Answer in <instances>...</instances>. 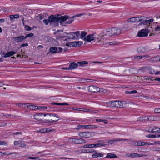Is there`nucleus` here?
<instances>
[{"label": "nucleus", "instance_id": "obj_1", "mask_svg": "<svg viewBox=\"0 0 160 160\" xmlns=\"http://www.w3.org/2000/svg\"><path fill=\"white\" fill-rule=\"evenodd\" d=\"M121 33V30L120 28H112L108 29L103 32L104 36H111L116 35H119Z\"/></svg>", "mask_w": 160, "mask_h": 160}, {"label": "nucleus", "instance_id": "obj_2", "mask_svg": "<svg viewBox=\"0 0 160 160\" xmlns=\"http://www.w3.org/2000/svg\"><path fill=\"white\" fill-rule=\"evenodd\" d=\"M88 90L89 92H99L101 93H108V91L106 89L100 88L95 86H90L88 87Z\"/></svg>", "mask_w": 160, "mask_h": 160}, {"label": "nucleus", "instance_id": "obj_3", "mask_svg": "<svg viewBox=\"0 0 160 160\" xmlns=\"http://www.w3.org/2000/svg\"><path fill=\"white\" fill-rule=\"evenodd\" d=\"M58 16H59V15H52L48 17L50 25L54 26H57L58 25Z\"/></svg>", "mask_w": 160, "mask_h": 160}, {"label": "nucleus", "instance_id": "obj_4", "mask_svg": "<svg viewBox=\"0 0 160 160\" xmlns=\"http://www.w3.org/2000/svg\"><path fill=\"white\" fill-rule=\"evenodd\" d=\"M153 21L154 19L152 18L147 20V17H141L140 19V22H141L139 25L149 26L150 23L152 22Z\"/></svg>", "mask_w": 160, "mask_h": 160}, {"label": "nucleus", "instance_id": "obj_5", "mask_svg": "<svg viewBox=\"0 0 160 160\" xmlns=\"http://www.w3.org/2000/svg\"><path fill=\"white\" fill-rule=\"evenodd\" d=\"M124 102L119 101H114L109 102L108 103L111 104L112 107L116 108H122L123 107Z\"/></svg>", "mask_w": 160, "mask_h": 160}, {"label": "nucleus", "instance_id": "obj_6", "mask_svg": "<svg viewBox=\"0 0 160 160\" xmlns=\"http://www.w3.org/2000/svg\"><path fill=\"white\" fill-rule=\"evenodd\" d=\"M149 33V31L148 29H142L138 32L137 36L138 37L147 36Z\"/></svg>", "mask_w": 160, "mask_h": 160}, {"label": "nucleus", "instance_id": "obj_7", "mask_svg": "<svg viewBox=\"0 0 160 160\" xmlns=\"http://www.w3.org/2000/svg\"><path fill=\"white\" fill-rule=\"evenodd\" d=\"M93 133L92 132H86L78 133V135L81 138H89L92 136Z\"/></svg>", "mask_w": 160, "mask_h": 160}, {"label": "nucleus", "instance_id": "obj_8", "mask_svg": "<svg viewBox=\"0 0 160 160\" xmlns=\"http://www.w3.org/2000/svg\"><path fill=\"white\" fill-rule=\"evenodd\" d=\"M105 145V143L103 142L101 143L92 144H86L83 146L84 148H93L94 147H100L102 146H104Z\"/></svg>", "mask_w": 160, "mask_h": 160}, {"label": "nucleus", "instance_id": "obj_9", "mask_svg": "<svg viewBox=\"0 0 160 160\" xmlns=\"http://www.w3.org/2000/svg\"><path fill=\"white\" fill-rule=\"evenodd\" d=\"M145 68L149 71L151 74L154 73L156 75L160 74V71L157 72L156 69L154 67H152L151 66H148L146 67Z\"/></svg>", "mask_w": 160, "mask_h": 160}, {"label": "nucleus", "instance_id": "obj_10", "mask_svg": "<svg viewBox=\"0 0 160 160\" xmlns=\"http://www.w3.org/2000/svg\"><path fill=\"white\" fill-rule=\"evenodd\" d=\"M63 49L61 48L52 47L50 48L49 51L52 53H60L61 52Z\"/></svg>", "mask_w": 160, "mask_h": 160}, {"label": "nucleus", "instance_id": "obj_11", "mask_svg": "<svg viewBox=\"0 0 160 160\" xmlns=\"http://www.w3.org/2000/svg\"><path fill=\"white\" fill-rule=\"evenodd\" d=\"M126 156H128L130 158H137V157H140L142 156H145L143 154H139L137 153H127L126 154Z\"/></svg>", "mask_w": 160, "mask_h": 160}, {"label": "nucleus", "instance_id": "obj_12", "mask_svg": "<svg viewBox=\"0 0 160 160\" xmlns=\"http://www.w3.org/2000/svg\"><path fill=\"white\" fill-rule=\"evenodd\" d=\"M140 17H133L127 20L128 22L130 23H138L140 22Z\"/></svg>", "mask_w": 160, "mask_h": 160}, {"label": "nucleus", "instance_id": "obj_13", "mask_svg": "<svg viewBox=\"0 0 160 160\" xmlns=\"http://www.w3.org/2000/svg\"><path fill=\"white\" fill-rule=\"evenodd\" d=\"M159 130L160 128L158 127L153 126H151L149 127L148 131L149 132L156 133L159 132Z\"/></svg>", "mask_w": 160, "mask_h": 160}, {"label": "nucleus", "instance_id": "obj_14", "mask_svg": "<svg viewBox=\"0 0 160 160\" xmlns=\"http://www.w3.org/2000/svg\"><path fill=\"white\" fill-rule=\"evenodd\" d=\"M68 18V17L67 16L65 15L62 16H58V22L61 24L65 21H66Z\"/></svg>", "mask_w": 160, "mask_h": 160}, {"label": "nucleus", "instance_id": "obj_15", "mask_svg": "<svg viewBox=\"0 0 160 160\" xmlns=\"http://www.w3.org/2000/svg\"><path fill=\"white\" fill-rule=\"evenodd\" d=\"M94 41L93 34H90L86 37L84 38V41L90 42Z\"/></svg>", "mask_w": 160, "mask_h": 160}, {"label": "nucleus", "instance_id": "obj_16", "mask_svg": "<svg viewBox=\"0 0 160 160\" xmlns=\"http://www.w3.org/2000/svg\"><path fill=\"white\" fill-rule=\"evenodd\" d=\"M43 115L42 113H36L34 115V118L36 120L41 121Z\"/></svg>", "mask_w": 160, "mask_h": 160}, {"label": "nucleus", "instance_id": "obj_17", "mask_svg": "<svg viewBox=\"0 0 160 160\" xmlns=\"http://www.w3.org/2000/svg\"><path fill=\"white\" fill-rule=\"evenodd\" d=\"M13 39L14 41L16 42H21L25 39L24 36L15 37L13 38Z\"/></svg>", "mask_w": 160, "mask_h": 160}, {"label": "nucleus", "instance_id": "obj_18", "mask_svg": "<svg viewBox=\"0 0 160 160\" xmlns=\"http://www.w3.org/2000/svg\"><path fill=\"white\" fill-rule=\"evenodd\" d=\"M93 154L92 155V158H99L101 157H103V154L102 153H98L95 150V152L93 153Z\"/></svg>", "mask_w": 160, "mask_h": 160}, {"label": "nucleus", "instance_id": "obj_19", "mask_svg": "<svg viewBox=\"0 0 160 160\" xmlns=\"http://www.w3.org/2000/svg\"><path fill=\"white\" fill-rule=\"evenodd\" d=\"M68 142L69 143L77 144L78 138H70L68 139Z\"/></svg>", "mask_w": 160, "mask_h": 160}, {"label": "nucleus", "instance_id": "obj_20", "mask_svg": "<svg viewBox=\"0 0 160 160\" xmlns=\"http://www.w3.org/2000/svg\"><path fill=\"white\" fill-rule=\"evenodd\" d=\"M137 51L139 53H143L147 51L146 48L143 47H139L137 48Z\"/></svg>", "mask_w": 160, "mask_h": 160}, {"label": "nucleus", "instance_id": "obj_21", "mask_svg": "<svg viewBox=\"0 0 160 160\" xmlns=\"http://www.w3.org/2000/svg\"><path fill=\"white\" fill-rule=\"evenodd\" d=\"M47 115H49V116H53L54 117H56L57 118V119L55 120H52V119H51V122H57L58 121L60 118L59 116L57 114H55L53 113H48Z\"/></svg>", "mask_w": 160, "mask_h": 160}, {"label": "nucleus", "instance_id": "obj_22", "mask_svg": "<svg viewBox=\"0 0 160 160\" xmlns=\"http://www.w3.org/2000/svg\"><path fill=\"white\" fill-rule=\"evenodd\" d=\"M78 66L77 63H76L75 62H71L69 65V68L70 70H72L74 69L77 68Z\"/></svg>", "mask_w": 160, "mask_h": 160}, {"label": "nucleus", "instance_id": "obj_23", "mask_svg": "<svg viewBox=\"0 0 160 160\" xmlns=\"http://www.w3.org/2000/svg\"><path fill=\"white\" fill-rule=\"evenodd\" d=\"M62 30H58L56 32L54 33V34L56 36L58 37L59 38H63L64 36L62 35L61 34H59V33L62 32Z\"/></svg>", "mask_w": 160, "mask_h": 160}, {"label": "nucleus", "instance_id": "obj_24", "mask_svg": "<svg viewBox=\"0 0 160 160\" xmlns=\"http://www.w3.org/2000/svg\"><path fill=\"white\" fill-rule=\"evenodd\" d=\"M15 53V52L13 51H11L7 52L4 56L3 57L6 58L12 56Z\"/></svg>", "mask_w": 160, "mask_h": 160}, {"label": "nucleus", "instance_id": "obj_25", "mask_svg": "<svg viewBox=\"0 0 160 160\" xmlns=\"http://www.w3.org/2000/svg\"><path fill=\"white\" fill-rule=\"evenodd\" d=\"M28 103H17L15 104L16 106H17L19 107H22L24 108H26L27 107L28 104Z\"/></svg>", "mask_w": 160, "mask_h": 160}, {"label": "nucleus", "instance_id": "obj_26", "mask_svg": "<svg viewBox=\"0 0 160 160\" xmlns=\"http://www.w3.org/2000/svg\"><path fill=\"white\" fill-rule=\"evenodd\" d=\"M65 34H67V36H66L67 38L69 39H76V36L75 35V34L73 32L71 33L70 34H67L66 33Z\"/></svg>", "mask_w": 160, "mask_h": 160}, {"label": "nucleus", "instance_id": "obj_27", "mask_svg": "<svg viewBox=\"0 0 160 160\" xmlns=\"http://www.w3.org/2000/svg\"><path fill=\"white\" fill-rule=\"evenodd\" d=\"M117 157L116 155L113 153H109L107 154L106 158H115Z\"/></svg>", "mask_w": 160, "mask_h": 160}, {"label": "nucleus", "instance_id": "obj_28", "mask_svg": "<svg viewBox=\"0 0 160 160\" xmlns=\"http://www.w3.org/2000/svg\"><path fill=\"white\" fill-rule=\"evenodd\" d=\"M151 61L155 62H157L160 61V56H156L150 58Z\"/></svg>", "mask_w": 160, "mask_h": 160}, {"label": "nucleus", "instance_id": "obj_29", "mask_svg": "<svg viewBox=\"0 0 160 160\" xmlns=\"http://www.w3.org/2000/svg\"><path fill=\"white\" fill-rule=\"evenodd\" d=\"M87 35V33L86 32L82 31L81 32L80 38L84 41V38H85V36Z\"/></svg>", "mask_w": 160, "mask_h": 160}, {"label": "nucleus", "instance_id": "obj_30", "mask_svg": "<svg viewBox=\"0 0 160 160\" xmlns=\"http://www.w3.org/2000/svg\"><path fill=\"white\" fill-rule=\"evenodd\" d=\"M86 142V141L84 139L80 138H78L77 144H83Z\"/></svg>", "mask_w": 160, "mask_h": 160}, {"label": "nucleus", "instance_id": "obj_31", "mask_svg": "<svg viewBox=\"0 0 160 160\" xmlns=\"http://www.w3.org/2000/svg\"><path fill=\"white\" fill-rule=\"evenodd\" d=\"M51 104L52 105H60V106H63V105H68V104L66 103H57L55 102H53L51 103Z\"/></svg>", "mask_w": 160, "mask_h": 160}, {"label": "nucleus", "instance_id": "obj_32", "mask_svg": "<svg viewBox=\"0 0 160 160\" xmlns=\"http://www.w3.org/2000/svg\"><path fill=\"white\" fill-rule=\"evenodd\" d=\"M104 36V34L103 35H100V34H97V37L98 38V43H100L101 42H102V41L101 40V39Z\"/></svg>", "mask_w": 160, "mask_h": 160}, {"label": "nucleus", "instance_id": "obj_33", "mask_svg": "<svg viewBox=\"0 0 160 160\" xmlns=\"http://www.w3.org/2000/svg\"><path fill=\"white\" fill-rule=\"evenodd\" d=\"M120 140L119 139H114L112 140H109L108 141V143H110L111 144H112L114 143L115 142L117 141H120Z\"/></svg>", "mask_w": 160, "mask_h": 160}, {"label": "nucleus", "instance_id": "obj_34", "mask_svg": "<svg viewBox=\"0 0 160 160\" xmlns=\"http://www.w3.org/2000/svg\"><path fill=\"white\" fill-rule=\"evenodd\" d=\"M37 106H35L33 105H28L27 108L29 109L32 110H36Z\"/></svg>", "mask_w": 160, "mask_h": 160}, {"label": "nucleus", "instance_id": "obj_35", "mask_svg": "<svg viewBox=\"0 0 160 160\" xmlns=\"http://www.w3.org/2000/svg\"><path fill=\"white\" fill-rule=\"evenodd\" d=\"M96 126L93 125H86V129H93L97 128Z\"/></svg>", "mask_w": 160, "mask_h": 160}, {"label": "nucleus", "instance_id": "obj_36", "mask_svg": "<svg viewBox=\"0 0 160 160\" xmlns=\"http://www.w3.org/2000/svg\"><path fill=\"white\" fill-rule=\"evenodd\" d=\"M79 66H83L84 64H88V62L86 61H84L82 62H77Z\"/></svg>", "mask_w": 160, "mask_h": 160}, {"label": "nucleus", "instance_id": "obj_37", "mask_svg": "<svg viewBox=\"0 0 160 160\" xmlns=\"http://www.w3.org/2000/svg\"><path fill=\"white\" fill-rule=\"evenodd\" d=\"M67 21L66 22V23L67 24H70L72 23V22L74 21V19L73 18H69L67 19Z\"/></svg>", "mask_w": 160, "mask_h": 160}, {"label": "nucleus", "instance_id": "obj_38", "mask_svg": "<svg viewBox=\"0 0 160 160\" xmlns=\"http://www.w3.org/2000/svg\"><path fill=\"white\" fill-rule=\"evenodd\" d=\"M76 42H71L68 43V46H69L70 47H76Z\"/></svg>", "mask_w": 160, "mask_h": 160}, {"label": "nucleus", "instance_id": "obj_39", "mask_svg": "<svg viewBox=\"0 0 160 160\" xmlns=\"http://www.w3.org/2000/svg\"><path fill=\"white\" fill-rule=\"evenodd\" d=\"M146 119H148V118L145 117H140L138 118V121H143Z\"/></svg>", "mask_w": 160, "mask_h": 160}, {"label": "nucleus", "instance_id": "obj_40", "mask_svg": "<svg viewBox=\"0 0 160 160\" xmlns=\"http://www.w3.org/2000/svg\"><path fill=\"white\" fill-rule=\"evenodd\" d=\"M34 36V34L32 33H29L28 34H27L25 37H24L25 39L28 38V37H33Z\"/></svg>", "mask_w": 160, "mask_h": 160}, {"label": "nucleus", "instance_id": "obj_41", "mask_svg": "<svg viewBox=\"0 0 160 160\" xmlns=\"http://www.w3.org/2000/svg\"><path fill=\"white\" fill-rule=\"evenodd\" d=\"M76 46L78 47L81 46L83 44V42L82 41L76 42Z\"/></svg>", "mask_w": 160, "mask_h": 160}, {"label": "nucleus", "instance_id": "obj_42", "mask_svg": "<svg viewBox=\"0 0 160 160\" xmlns=\"http://www.w3.org/2000/svg\"><path fill=\"white\" fill-rule=\"evenodd\" d=\"M87 112H88L91 113L92 112H94L95 113H97L98 112V110H92L91 109H88Z\"/></svg>", "mask_w": 160, "mask_h": 160}, {"label": "nucleus", "instance_id": "obj_43", "mask_svg": "<svg viewBox=\"0 0 160 160\" xmlns=\"http://www.w3.org/2000/svg\"><path fill=\"white\" fill-rule=\"evenodd\" d=\"M21 142H22V141H15L14 142V145H18L19 146Z\"/></svg>", "mask_w": 160, "mask_h": 160}, {"label": "nucleus", "instance_id": "obj_44", "mask_svg": "<svg viewBox=\"0 0 160 160\" xmlns=\"http://www.w3.org/2000/svg\"><path fill=\"white\" fill-rule=\"evenodd\" d=\"M43 22L44 23H45L46 25H48L49 23H50V21L49 19H44L43 20Z\"/></svg>", "mask_w": 160, "mask_h": 160}, {"label": "nucleus", "instance_id": "obj_45", "mask_svg": "<svg viewBox=\"0 0 160 160\" xmlns=\"http://www.w3.org/2000/svg\"><path fill=\"white\" fill-rule=\"evenodd\" d=\"M154 30L155 31L157 32L160 31V26L159 25H158L156 26Z\"/></svg>", "mask_w": 160, "mask_h": 160}, {"label": "nucleus", "instance_id": "obj_46", "mask_svg": "<svg viewBox=\"0 0 160 160\" xmlns=\"http://www.w3.org/2000/svg\"><path fill=\"white\" fill-rule=\"evenodd\" d=\"M87 153H93L94 152H95V150L92 149H87Z\"/></svg>", "mask_w": 160, "mask_h": 160}, {"label": "nucleus", "instance_id": "obj_47", "mask_svg": "<svg viewBox=\"0 0 160 160\" xmlns=\"http://www.w3.org/2000/svg\"><path fill=\"white\" fill-rule=\"evenodd\" d=\"M54 131V130L53 129H51L50 128H46L45 131L46 132H53Z\"/></svg>", "mask_w": 160, "mask_h": 160}, {"label": "nucleus", "instance_id": "obj_48", "mask_svg": "<svg viewBox=\"0 0 160 160\" xmlns=\"http://www.w3.org/2000/svg\"><path fill=\"white\" fill-rule=\"evenodd\" d=\"M85 14H86L85 13H80L79 14H77V15H76L73 16V18H76V17H80L82 15H83Z\"/></svg>", "mask_w": 160, "mask_h": 160}, {"label": "nucleus", "instance_id": "obj_49", "mask_svg": "<svg viewBox=\"0 0 160 160\" xmlns=\"http://www.w3.org/2000/svg\"><path fill=\"white\" fill-rule=\"evenodd\" d=\"M77 127L80 128L86 129V125H79Z\"/></svg>", "mask_w": 160, "mask_h": 160}, {"label": "nucleus", "instance_id": "obj_50", "mask_svg": "<svg viewBox=\"0 0 160 160\" xmlns=\"http://www.w3.org/2000/svg\"><path fill=\"white\" fill-rule=\"evenodd\" d=\"M141 58H142V56H138L134 57V59L139 60Z\"/></svg>", "mask_w": 160, "mask_h": 160}, {"label": "nucleus", "instance_id": "obj_51", "mask_svg": "<svg viewBox=\"0 0 160 160\" xmlns=\"http://www.w3.org/2000/svg\"><path fill=\"white\" fill-rule=\"evenodd\" d=\"M137 141H132L131 142V145L134 146H137Z\"/></svg>", "mask_w": 160, "mask_h": 160}, {"label": "nucleus", "instance_id": "obj_52", "mask_svg": "<svg viewBox=\"0 0 160 160\" xmlns=\"http://www.w3.org/2000/svg\"><path fill=\"white\" fill-rule=\"evenodd\" d=\"M74 34H75V35L76 36V37H78V36L80 35V32L79 31H77L76 32H73Z\"/></svg>", "mask_w": 160, "mask_h": 160}, {"label": "nucleus", "instance_id": "obj_53", "mask_svg": "<svg viewBox=\"0 0 160 160\" xmlns=\"http://www.w3.org/2000/svg\"><path fill=\"white\" fill-rule=\"evenodd\" d=\"M97 34L96 33L93 34V39L94 41H95L96 40H98V38L97 37Z\"/></svg>", "mask_w": 160, "mask_h": 160}, {"label": "nucleus", "instance_id": "obj_54", "mask_svg": "<svg viewBox=\"0 0 160 160\" xmlns=\"http://www.w3.org/2000/svg\"><path fill=\"white\" fill-rule=\"evenodd\" d=\"M14 153H15L14 152H12V153H7V152H2V156H3V155H10V154H14Z\"/></svg>", "mask_w": 160, "mask_h": 160}, {"label": "nucleus", "instance_id": "obj_55", "mask_svg": "<svg viewBox=\"0 0 160 160\" xmlns=\"http://www.w3.org/2000/svg\"><path fill=\"white\" fill-rule=\"evenodd\" d=\"M154 112L156 113H160V108L155 109Z\"/></svg>", "mask_w": 160, "mask_h": 160}, {"label": "nucleus", "instance_id": "obj_56", "mask_svg": "<svg viewBox=\"0 0 160 160\" xmlns=\"http://www.w3.org/2000/svg\"><path fill=\"white\" fill-rule=\"evenodd\" d=\"M45 130H46V128H43V129H41L39 130V132H41V133H46Z\"/></svg>", "mask_w": 160, "mask_h": 160}, {"label": "nucleus", "instance_id": "obj_57", "mask_svg": "<svg viewBox=\"0 0 160 160\" xmlns=\"http://www.w3.org/2000/svg\"><path fill=\"white\" fill-rule=\"evenodd\" d=\"M25 29L28 31H30L31 30V28L28 25L25 26Z\"/></svg>", "mask_w": 160, "mask_h": 160}, {"label": "nucleus", "instance_id": "obj_58", "mask_svg": "<svg viewBox=\"0 0 160 160\" xmlns=\"http://www.w3.org/2000/svg\"><path fill=\"white\" fill-rule=\"evenodd\" d=\"M142 58H148L150 57L149 55H144L142 56Z\"/></svg>", "mask_w": 160, "mask_h": 160}, {"label": "nucleus", "instance_id": "obj_59", "mask_svg": "<svg viewBox=\"0 0 160 160\" xmlns=\"http://www.w3.org/2000/svg\"><path fill=\"white\" fill-rule=\"evenodd\" d=\"M26 146V144L24 143H22V142L19 145V147H21L22 148H23L25 147Z\"/></svg>", "mask_w": 160, "mask_h": 160}, {"label": "nucleus", "instance_id": "obj_60", "mask_svg": "<svg viewBox=\"0 0 160 160\" xmlns=\"http://www.w3.org/2000/svg\"><path fill=\"white\" fill-rule=\"evenodd\" d=\"M80 111H82L84 112H87V109L84 108H80Z\"/></svg>", "mask_w": 160, "mask_h": 160}, {"label": "nucleus", "instance_id": "obj_61", "mask_svg": "<svg viewBox=\"0 0 160 160\" xmlns=\"http://www.w3.org/2000/svg\"><path fill=\"white\" fill-rule=\"evenodd\" d=\"M28 46V44L27 43L22 44L20 46V48H22L24 46Z\"/></svg>", "mask_w": 160, "mask_h": 160}, {"label": "nucleus", "instance_id": "obj_62", "mask_svg": "<svg viewBox=\"0 0 160 160\" xmlns=\"http://www.w3.org/2000/svg\"><path fill=\"white\" fill-rule=\"evenodd\" d=\"M6 144V143L5 141H0V145H5Z\"/></svg>", "mask_w": 160, "mask_h": 160}, {"label": "nucleus", "instance_id": "obj_63", "mask_svg": "<svg viewBox=\"0 0 160 160\" xmlns=\"http://www.w3.org/2000/svg\"><path fill=\"white\" fill-rule=\"evenodd\" d=\"M14 18L17 19L19 18V16L18 14H16L13 15Z\"/></svg>", "mask_w": 160, "mask_h": 160}, {"label": "nucleus", "instance_id": "obj_64", "mask_svg": "<svg viewBox=\"0 0 160 160\" xmlns=\"http://www.w3.org/2000/svg\"><path fill=\"white\" fill-rule=\"evenodd\" d=\"M137 92L136 90H134L131 91H130L129 94H132L133 93H136Z\"/></svg>", "mask_w": 160, "mask_h": 160}]
</instances>
